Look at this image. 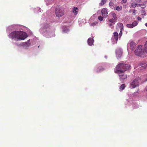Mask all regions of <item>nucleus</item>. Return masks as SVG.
Segmentation results:
<instances>
[{
    "label": "nucleus",
    "mask_w": 147,
    "mask_h": 147,
    "mask_svg": "<svg viewBox=\"0 0 147 147\" xmlns=\"http://www.w3.org/2000/svg\"><path fill=\"white\" fill-rule=\"evenodd\" d=\"M10 38L16 41L24 40L28 36L25 32L22 31H15L11 32L9 35Z\"/></svg>",
    "instance_id": "obj_1"
},
{
    "label": "nucleus",
    "mask_w": 147,
    "mask_h": 147,
    "mask_svg": "<svg viewBox=\"0 0 147 147\" xmlns=\"http://www.w3.org/2000/svg\"><path fill=\"white\" fill-rule=\"evenodd\" d=\"M130 67V66L129 64L121 63L117 65L115 70L126 71L128 70Z\"/></svg>",
    "instance_id": "obj_2"
},
{
    "label": "nucleus",
    "mask_w": 147,
    "mask_h": 147,
    "mask_svg": "<svg viewBox=\"0 0 147 147\" xmlns=\"http://www.w3.org/2000/svg\"><path fill=\"white\" fill-rule=\"evenodd\" d=\"M125 71L119 70H115V73L118 75L119 79L121 81H124L127 78V75L125 73Z\"/></svg>",
    "instance_id": "obj_3"
},
{
    "label": "nucleus",
    "mask_w": 147,
    "mask_h": 147,
    "mask_svg": "<svg viewBox=\"0 0 147 147\" xmlns=\"http://www.w3.org/2000/svg\"><path fill=\"white\" fill-rule=\"evenodd\" d=\"M135 54L141 57H145L144 52L142 50V46L139 45L137 49L135 51Z\"/></svg>",
    "instance_id": "obj_4"
},
{
    "label": "nucleus",
    "mask_w": 147,
    "mask_h": 147,
    "mask_svg": "<svg viewBox=\"0 0 147 147\" xmlns=\"http://www.w3.org/2000/svg\"><path fill=\"white\" fill-rule=\"evenodd\" d=\"M55 10L56 15L57 17L59 18L63 15L64 11L61 7H56Z\"/></svg>",
    "instance_id": "obj_5"
},
{
    "label": "nucleus",
    "mask_w": 147,
    "mask_h": 147,
    "mask_svg": "<svg viewBox=\"0 0 147 147\" xmlns=\"http://www.w3.org/2000/svg\"><path fill=\"white\" fill-rule=\"evenodd\" d=\"M139 86V82L138 80H134L131 82L130 84V88H134Z\"/></svg>",
    "instance_id": "obj_6"
},
{
    "label": "nucleus",
    "mask_w": 147,
    "mask_h": 147,
    "mask_svg": "<svg viewBox=\"0 0 147 147\" xmlns=\"http://www.w3.org/2000/svg\"><path fill=\"white\" fill-rule=\"evenodd\" d=\"M102 15L105 18H106L108 16V12L106 8H103L101 10Z\"/></svg>",
    "instance_id": "obj_7"
},
{
    "label": "nucleus",
    "mask_w": 147,
    "mask_h": 147,
    "mask_svg": "<svg viewBox=\"0 0 147 147\" xmlns=\"http://www.w3.org/2000/svg\"><path fill=\"white\" fill-rule=\"evenodd\" d=\"M138 24V22L136 21L134 22L131 24H127V26L128 28H132L136 26Z\"/></svg>",
    "instance_id": "obj_8"
},
{
    "label": "nucleus",
    "mask_w": 147,
    "mask_h": 147,
    "mask_svg": "<svg viewBox=\"0 0 147 147\" xmlns=\"http://www.w3.org/2000/svg\"><path fill=\"white\" fill-rule=\"evenodd\" d=\"M130 48L131 50H133L135 48L136 46V43L133 41H131L129 43Z\"/></svg>",
    "instance_id": "obj_9"
},
{
    "label": "nucleus",
    "mask_w": 147,
    "mask_h": 147,
    "mask_svg": "<svg viewBox=\"0 0 147 147\" xmlns=\"http://www.w3.org/2000/svg\"><path fill=\"white\" fill-rule=\"evenodd\" d=\"M94 40L93 38H89L88 40V43L89 45L91 46L93 44Z\"/></svg>",
    "instance_id": "obj_10"
},
{
    "label": "nucleus",
    "mask_w": 147,
    "mask_h": 147,
    "mask_svg": "<svg viewBox=\"0 0 147 147\" xmlns=\"http://www.w3.org/2000/svg\"><path fill=\"white\" fill-rule=\"evenodd\" d=\"M78 8L76 7H74L73 8L72 12L75 15H76L78 13Z\"/></svg>",
    "instance_id": "obj_11"
},
{
    "label": "nucleus",
    "mask_w": 147,
    "mask_h": 147,
    "mask_svg": "<svg viewBox=\"0 0 147 147\" xmlns=\"http://www.w3.org/2000/svg\"><path fill=\"white\" fill-rule=\"evenodd\" d=\"M116 55L117 57H120L122 55V53L121 51L119 50H117L116 51Z\"/></svg>",
    "instance_id": "obj_12"
},
{
    "label": "nucleus",
    "mask_w": 147,
    "mask_h": 147,
    "mask_svg": "<svg viewBox=\"0 0 147 147\" xmlns=\"http://www.w3.org/2000/svg\"><path fill=\"white\" fill-rule=\"evenodd\" d=\"M113 35L114 36V38L117 41L118 38V34L117 32H115L113 33Z\"/></svg>",
    "instance_id": "obj_13"
},
{
    "label": "nucleus",
    "mask_w": 147,
    "mask_h": 147,
    "mask_svg": "<svg viewBox=\"0 0 147 147\" xmlns=\"http://www.w3.org/2000/svg\"><path fill=\"white\" fill-rule=\"evenodd\" d=\"M107 2V0H101V1L99 3V5L101 6L105 4Z\"/></svg>",
    "instance_id": "obj_14"
},
{
    "label": "nucleus",
    "mask_w": 147,
    "mask_h": 147,
    "mask_svg": "<svg viewBox=\"0 0 147 147\" xmlns=\"http://www.w3.org/2000/svg\"><path fill=\"white\" fill-rule=\"evenodd\" d=\"M125 85L124 84H123L120 86L119 89L120 90H122L125 88Z\"/></svg>",
    "instance_id": "obj_15"
},
{
    "label": "nucleus",
    "mask_w": 147,
    "mask_h": 147,
    "mask_svg": "<svg viewBox=\"0 0 147 147\" xmlns=\"http://www.w3.org/2000/svg\"><path fill=\"white\" fill-rule=\"evenodd\" d=\"M122 9V6H117V7L116 9L118 11H121Z\"/></svg>",
    "instance_id": "obj_16"
},
{
    "label": "nucleus",
    "mask_w": 147,
    "mask_h": 147,
    "mask_svg": "<svg viewBox=\"0 0 147 147\" xmlns=\"http://www.w3.org/2000/svg\"><path fill=\"white\" fill-rule=\"evenodd\" d=\"M144 47L145 51L146 53H147V41L146 42Z\"/></svg>",
    "instance_id": "obj_17"
},
{
    "label": "nucleus",
    "mask_w": 147,
    "mask_h": 147,
    "mask_svg": "<svg viewBox=\"0 0 147 147\" xmlns=\"http://www.w3.org/2000/svg\"><path fill=\"white\" fill-rule=\"evenodd\" d=\"M116 20H117L112 18L110 19L109 20V22L111 23H114L115 22Z\"/></svg>",
    "instance_id": "obj_18"
},
{
    "label": "nucleus",
    "mask_w": 147,
    "mask_h": 147,
    "mask_svg": "<svg viewBox=\"0 0 147 147\" xmlns=\"http://www.w3.org/2000/svg\"><path fill=\"white\" fill-rule=\"evenodd\" d=\"M137 5V4L135 3H132L131 6V7L133 8L135 7Z\"/></svg>",
    "instance_id": "obj_19"
},
{
    "label": "nucleus",
    "mask_w": 147,
    "mask_h": 147,
    "mask_svg": "<svg viewBox=\"0 0 147 147\" xmlns=\"http://www.w3.org/2000/svg\"><path fill=\"white\" fill-rule=\"evenodd\" d=\"M112 17H113V18L114 19L116 20H117V16L116 14L114 13H113L112 14Z\"/></svg>",
    "instance_id": "obj_20"
},
{
    "label": "nucleus",
    "mask_w": 147,
    "mask_h": 147,
    "mask_svg": "<svg viewBox=\"0 0 147 147\" xmlns=\"http://www.w3.org/2000/svg\"><path fill=\"white\" fill-rule=\"evenodd\" d=\"M114 5V3L111 1L109 3V5L110 7H112Z\"/></svg>",
    "instance_id": "obj_21"
},
{
    "label": "nucleus",
    "mask_w": 147,
    "mask_h": 147,
    "mask_svg": "<svg viewBox=\"0 0 147 147\" xmlns=\"http://www.w3.org/2000/svg\"><path fill=\"white\" fill-rule=\"evenodd\" d=\"M104 17H102L101 16H99L98 17V19L100 21H102L103 20Z\"/></svg>",
    "instance_id": "obj_22"
},
{
    "label": "nucleus",
    "mask_w": 147,
    "mask_h": 147,
    "mask_svg": "<svg viewBox=\"0 0 147 147\" xmlns=\"http://www.w3.org/2000/svg\"><path fill=\"white\" fill-rule=\"evenodd\" d=\"M96 22H94L91 23L90 25L91 26H94L96 25Z\"/></svg>",
    "instance_id": "obj_23"
},
{
    "label": "nucleus",
    "mask_w": 147,
    "mask_h": 147,
    "mask_svg": "<svg viewBox=\"0 0 147 147\" xmlns=\"http://www.w3.org/2000/svg\"><path fill=\"white\" fill-rule=\"evenodd\" d=\"M30 40H28V41L26 42L25 43V45H27L28 46H29V45L30 43H29V41H30Z\"/></svg>",
    "instance_id": "obj_24"
},
{
    "label": "nucleus",
    "mask_w": 147,
    "mask_h": 147,
    "mask_svg": "<svg viewBox=\"0 0 147 147\" xmlns=\"http://www.w3.org/2000/svg\"><path fill=\"white\" fill-rule=\"evenodd\" d=\"M122 34V32L121 29L120 33H119V38H120Z\"/></svg>",
    "instance_id": "obj_25"
},
{
    "label": "nucleus",
    "mask_w": 147,
    "mask_h": 147,
    "mask_svg": "<svg viewBox=\"0 0 147 147\" xmlns=\"http://www.w3.org/2000/svg\"><path fill=\"white\" fill-rule=\"evenodd\" d=\"M112 23H111L109 22H108L107 24H108L110 26H113V24Z\"/></svg>",
    "instance_id": "obj_26"
},
{
    "label": "nucleus",
    "mask_w": 147,
    "mask_h": 147,
    "mask_svg": "<svg viewBox=\"0 0 147 147\" xmlns=\"http://www.w3.org/2000/svg\"><path fill=\"white\" fill-rule=\"evenodd\" d=\"M127 1V0H122L121 1V3H126Z\"/></svg>",
    "instance_id": "obj_27"
},
{
    "label": "nucleus",
    "mask_w": 147,
    "mask_h": 147,
    "mask_svg": "<svg viewBox=\"0 0 147 147\" xmlns=\"http://www.w3.org/2000/svg\"><path fill=\"white\" fill-rule=\"evenodd\" d=\"M49 27V25L48 24H47L46 26H44V28H48Z\"/></svg>",
    "instance_id": "obj_28"
},
{
    "label": "nucleus",
    "mask_w": 147,
    "mask_h": 147,
    "mask_svg": "<svg viewBox=\"0 0 147 147\" xmlns=\"http://www.w3.org/2000/svg\"><path fill=\"white\" fill-rule=\"evenodd\" d=\"M146 67L145 66V65H144L143 66H142L140 68H141V69H145L146 68Z\"/></svg>",
    "instance_id": "obj_29"
},
{
    "label": "nucleus",
    "mask_w": 147,
    "mask_h": 147,
    "mask_svg": "<svg viewBox=\"0 0 147 147\" xmlns=\"http://www.w3.org/2000/svg\"><path fill=\"white\" fill-rule=\"evenodd\" d=\"M137 19L139 21H141L142 20V18H141L138 17L137 18Z\"/></svg>",
    "instance_id": "obj_30"
},
{
    "label": "nucleus",
    "mask_w": 147,
    "mask_h": 147,
    "mask_svg": "<svg viewBox=\"0 0 147 147\" xmlns=\"http://www.w3.org/2000/svg\"><path fill=\"white\" fill-rule=\"evenodd\" d=\"M142 13H143V15H145L146 14V13L145 12V10H142Z\"/></svg>",
    "instance_id": "obj_31"
},
{
    "label": "nucleus",
    "mask_w": 147,
    "mask_h": 147,
    "mask_svg": "<svg viewBox=\"0 0 147 147\" xmlns=\"http://www.w3.org/2000/svg\"><path fill=\"white\" fill-rule=\"evenodd\" d=\"M136 11V10H135V9H134V10H133V13H134V15H136V13H135Z\"/></svg>",
    "instance_id": "obj_32"
},
{
    "label": "nucleus",
    "mask_w": 147,
    "mask_h": 147,
    "mask_svg": "<svg viewBox=\"0 0 147 147\" xmlns=\"http://www.w3.org/2000/svg\"><path fill=\"white\" fill-rule=\"evenodd\" d=\"M136 6H137L138 7H139L141 6V5L138 4H137Z\"/></svg>",
    "instance_id": "obj_33"
},
{
    "label": "nucleus",
    "mask_w": 147,
    "mask_h": 147,
    "mask_svg": "<svg viewBox=\"0 0 147 147\" xmlns=\"http://www.w3.org/2000/svg\"><path fill=\"white\" fill-rule=\"evenodd\" d=\"M145 26L147 27V23L145 24Z\"/></svg>",
    "instance_id": "obj_34"
},
{
    "label": "nucleus",
    "mask_w": 147,
    "mask_h": 147,
    "mask_svg": "<svg viewBox=\"0 0 147 147\" xmlns=\"http://www.w3.org/2000/svg\"><path fill=\"white\" fill-rule=\"evenodd\" d=\"M146 91H147V86L146 88Z\"/></svg>",
    "instance_id": "obj_35"
},
{
    "label": "nucleus",
    "mask_w": 147,
    "mask_h": 147,
    "mask_svg": "<svg viewBox=\"0 0 147 147\" xmlns=\"http://www.w3.org/2000/svg\"><path fill=\"white\" fill-rule=\"evenodd\" d=\"M120 24L121 25L123 26V24H122V23H120Z\"/></svg>",
    "instance_id": "obj_36"
}]
</instances>
